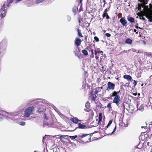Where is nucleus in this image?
<instances>
[{"label": "nucleus", "mask_w": 152, "mask_h": 152, "mask_svg": "<svg viewBox=\"0 0 152 152\" xmlns=\"http://www.w3.org/2000/svg\"><path fill=\"white\" fill-rule=\"evenodd\" d=\"M87 137L86 138H87V140L88 139V140H89L90 139V136L89 135V134H83L82 135V136L80 138L81 139H82L83 138V137Z\"/></svg>", "instance_id": "17"}, {"label": "nucleus", "mask_w": 152, "mask_h": 152, "mask_svg": "<svg viewBox=\"0 0 152 152\" xmlns=\"http://www.w3.org/2000/svg\"><path fill=\"white\" fill-rule=\"evenodd\" d=\"M141 73H138L137 77H141Z\"/></svg>", "instance_id": "46"}, {"label": "nucleus", "mask_w": 152, "mask_h": 152, "mask_svg": "<svg viewBox=\"0 0 152 152\" xmlns=\"http://www.w3.org/2000/svg\"><path fill=\"white\" fill-rule=\"evenodd\" d=\"M81 43V40L80 39H76L75 41V44L77 46H78L80 45Z\"/></svg>", "instance_id": "14"}, {"label": "nucleus", "mask_w": 152, "mask_h": 152, "mask_svg": "<svg viewBox=\"0 0 152 152\" xmlns=\"http://www.w3.org/2000/svg\"><path fill=\"white\" fill-rule=\"evenodd\" d=\"M134 32H136L137 34L138 33V32H137V30L135 29H134Z\"/></svg>", "instance_id": "52"}, {"label": "nucleus", "mask_w": 152, "mask_h": 152, "mask_svg": "<svg viewBox=\"0 0 152 152\" xmlns=\"http://www.w3.org/2000/svg\"><path fill=\"white\" fill-rule=\"evenodd\" d=\"M58 115L61 117H63L64 116L63 115L61 114L60 112H59L58 113Z\"/></svg>", "instance_id": "43"}, {"label": "nucleus", "mask_w": 152, "mask_h": 152, "mask_svg": "<svg viewBox=\"0 0 152 152\" xmlns=\"http://www.w3.org/2000/svg\"><path fill=\"white\" fill-rule=\"evenodd\" d=\"M104 56L105 57H106V56H105V55H104Z\"/></svg>", "instance_id": "62"}, {"label": "nucleus", "mask_w": 152, "mask_h": 152, "mask_svg": "<svg viewBox=\"0 0 152 152\" xmlns=\"http://www.w3.org/2000/svg\"><path fill=\"white\" fill-rule=\"evenodd\" d=\"M67 21L68 22H69L70 21H71V17L69 15H67Z\"/></svg>", "instance_id": "35"}, {"label": "nucleus", "mask_w": 152, "mask_h": 152, "mask_svg": "<svg viewBox=\"0 0 152 152\" xmlns=\"http://www.w3.org/2000/svg\"><path fill=\"white\" fill-rule=\"evenodd\" d=\"M85 107L86 109H85L84 110L85 111L89 112L90 111L89 108L90 107V104L89 102L87 101L85 104Z\"/></svg>", "instance_id": "11"}, {"label": "nucleus", "mask_w": 152, "mask_h": 152, "mask_svg": "<svg viewBox=\"0 0 152 152\" xmlns=\"http://www.w3.org/2000/svg\"><path fill=\"white\" fill-rule=\"evenodd\" d=\"M94 39L96 42H98L99 41V38L96 36H95L94 37Z\"/></svg>", "instance_id": "38"}, {"label": "nucleus", "mask_w": 152, "mask_h": 152, "mask_svg": "<svg viewBox=\"0 0 152 152\" xmlns=\"http://www.w3.org/2000/svg\"><path fill=\"white\" fill-rule=\"evenodd\" d=\"M3 117V116L2 114H0V121H1L2 120Z\"/></svg>", "instance_id": "42"}, {"label": "nucleus", "mask_w": 152, "mask_h": 152, "mask_svg": "<svg viewBox=\"0 0 152 152\" xmlns=\"http://www.w3.org/2000/svg\"><path fill=\"white\" fill-rule=\"evenodd\" d=\"M71 121L73 123L77 124L79 121H80L81 120H79L76 117L71 118Z\"/></svg>", "instance_id": "13"}, {"label": "nucleus", "mask_w": 152, "mask_h": 152, "mask_svg": "<svg viewBox=\"0 0 152 152\" xmlns=\"http://www.w3.org/2000/svg\"><path fill=\"white\" fill-rule=\"evenodd\" d=\"M82 52L85 56H87L88 55V53L87 50H82Z\"/></svg>", "instance_id": "25"}, {"label": "nucleus", "mask_w": 152, "mask_h": 152, "mask_svg": "<svg viewBox=\"0 0 152 152\" xmlns=\"http://www.w3.org/2000/svg\"><path fill=\"white\" fill-rule=\"evenodd\" d=\"M78 124V128L80 129H85L86 128V126L80 123H79Z\"/></svg>", "instance_id": "19"}, {"label": "nucleus", "mask_w": 152, "mask_h": 152, "mask_svg": "<svg viewBox=\"0 0 152 152\" xmlns=\"http://www.w3.org/2000/svg\"><path fill=\"white\" fill-rule=\"evenodd\" d=\"M132 43V40L129 38H128L126 40L125 43L131 44Z\"/></svg>", "instance_id": "16"}, {"label": "nucleus", "mask_w": 152, "mask_h": 152, "mask_svg": "<svg viewBox=\"0 0 152 152\" xmlns=\"http://www.w3.org/2000/svg\"><path fill=\"white\" fill-rule=\"evenodd\" d=\"M94 52H95V56H96L97 53H98V51H96V50H95Z\"/></svg>", "instance_id": "48"}, {"label": "nucleus", "mask_w": 152, "mask_h": 152, "mask_svg": "<svg viewBox=\"0 0 152 152\" xmlns=\"http://www.w3.org/2000/svg\"><path fill=\"white\" fill-rule=\"evenodd\" d=\"M140 19H142V18H140Z\"/></svg>", "instance_id": "63"}, {"label": "nucleus", "mask_w": 152, "mask_h": 152, "mask_svg": "<svg viewBox=\"0 0 152 152\" xmlns=\"http://www.w3.org/2000/svg\"><path fill=\"white\" fill-rule=\"evenodd\" d=\"M118 93L115 91H114L112 94L111 95L110 97H113L115 96H115H117Z\"/></svg>", "instance_id": "26"}, {"label": "nucleus", "mask_w": 152, "mask_h": 152, "mask_svg": "<svg viewBox=\"0 0 152 152\" xmlns=\"http://www.w3.org/2000/svg\"><path fill=\"white\" fill-rule=\"evenodd\" d=\"M21 1V0H14V2L16 4Z\"/></svg>", "instance_id": "41"}, {"label": "nucleus", "mask_w": 152, "mask_h": 152, "mask_svg": "<svg viewBox=\"0 0 152 152\" xmlns=\"http://www.w3.org/2000/svg\"><path fill=\"white\" fill-rule=\"evenodd\" d=\"M149 142H148L147 143V145H149Z\"/></svg>", "instance_id": "58"}, {"label": "nucleus", "mask_w": 152, "mask_h": 152, "mask_svg": "<svg viewBox=\"0 0 152 152\" xmlns=\"http://www.w3.org/2000/svg\"><path fill=\"white\" fill-rule=\"evenodd\" d=\"M105 35L107 37H110L111 36V34L108 33L105 34Z\"/></svg>", "instance_id": "40"}, {"label": "nucleus", "mask_w": 152, "mask_h": 152, "mask_svg": "<svg viewBox=\"0 0 152 152\" xmlns=\"http://www.w3.org/2000/svg\"><path fill=\"white\" fill-rule=\"evenodd\" d=\"M143 16L149 19L148 20L149 22H152V13L151 12L149 11H146Z\"/></svg>", "instance_id": "8"}, {"label": "nucleus", "mask_w": 152, "mask_h": 152, "mask_svg": "<svg viewBox=\"0 0 152 152\" xmlns=\"http://www.w3.org/2000/svg\"><path fill=\"white\" fill-rule=\"evenodd\" d=\"M99 91L97 90H96L95 91V93L96 94H97L98 92Z\"/></svg>", "instance_id": "54"}, {"label": "nucleus", "mask_w": 152, "mask_h": 152, "mask_svg": "<svg viewBox=\"0 0 152 152\" xmlns=\"http://www.w3.org/2000/svg\"><path fill=\"white\" fill-rule=\"evenodd\" d=\"M129 85V83H126V86H128Z\"/></svg>", "instance_id": "57"}, {"label": "nucleus", "mask_w": 152, "mask_h": 152, "mask_svg": "<svg viewBox=\"0 0 152 152\" xmlns=\"http://www.w3.org/2000/svg\"><path fill=\"white\" fill-rule=\"evenodd\" d=\"M148 0H139V1L141 2L142 3V4H138V10H140V11L142 10V11H143L144 10V6L145 5L147 4ZM137 8L136 7V8Z\"/></svg>", "instance_id": "5"}, {"label": "nucleus", "mask_w": 152, "mask_h": 152, "mask_svg": "<svg viewBox=\"0 0 152 152\" xmlns=\"http://www.w3.org/2000/svg\"><path fill=\"white\" fill-rule=\"evenodd\" d=\"M124 78L125 79L127 80H128L130 81L132 80V77L129 75H125L124 76Z\"/></svg>", "instance_id": "15"}, {"label": "nucleus", "mask_w": 152, "mask_h": 152, "mask_svg": "<svg viewBox=\"0 0 152 152\" xmlns=\"http://www.w3.org/2000/svg\"><path fill=\"white\" fill-rule=\"evenodd\" d=\"M5 4H3V6L1 7L0 10V16L3 18L5 17L7 12L6 9H5Z\"/></svg>", "instance_id": "7"}, {"label": "nucleus", "mask_w": 152, "mask_h": 152, "mask_svg": "<svg viewBox=\"0 0 152 152\" xmlns=\"http://www.w3.org/2000/svg\"><path fill=\"white\" fill-rule=\"evenodd\" d=\"M40 101L39 102H41L42 103H45L47 105H49L51 106L53 108L55 111L58 113L59 112L58 109L55 107L53 104L49 103L48 101L44 99H41L40 100Z\"/></svg>", "instance_id": "6"}, {"label": "nucleus", "mask_w": 152, "mask_h": 152, "mask_svg": "<svg viewBox=\"0 0 152 152\" xmlns=\"http://www.w3.org/2000/svg\"><path fill=\"white\" fill-rule=\"evenodd\" d=\"M121 100L120 97L119 95L115 96L113 100V102L115 103L117 106L119 105V103Z\"/></svg>", "instance_id": "10"}, {"label": "nucleus", "mask_w": 152, "mask_h": 152, "mask_svg": "<svg viewBox=\"0 0 152 152\" xmlns=\"http://www.w3.org/2000/svg\"><path fill=\"white\" fill-rule=\"evenodd\" d=\"M98 53L100 54H101L102 55H103V52L102 51L99 50L98 51Z\"/></svg>", "instance_id": "44"}, {"label": "nucleus", "mask_w": 152, "mask_h": 152, "mask_svg": "<svg viewBox=\"0 0 152 152\" xmlns=\"http://www.w3.org/2000/svg\"><path fill=\"white\" fill-rule=\"evenodd\" d=\"M116 130V126H115L114 129L113 131L111 133H109L108 134L109 135H111Z\"/></svg>", "instance_id": "36"}, {"label": "nucleus", "mask_w": 152, "mask_h": 152, "mask_svg": "<svg viewBox=\"0 0 152 152\" xmlns=\"http://www.w3.org/2000/svg\"><path fill=\"white\" fill-rule=\"evenodd\" d=\"M149 102L148 103V105L149 106H150L151 104H152V97H150L149 99ZM152 109V106L151 107Z\"/></svg>", "instance_id": "28"}, {"label": "nucleus", "mask_w": 152, "mask_h": 152, "mask_svg": "<svg viewBox=\"0 0 152 152\" xmlns=\"http://www.w3.org/2000/svg\"><path fill=\"white\" fill-rule=\"evenodd\" d=\"M138 24L137 23V25L135 26V27L136 28H137V29L139 28V29H141L142 30V28H141L140 27H138Z\"/></svg>", "instance_id": "39"}, {"label": "nucleus", "mask_w": 152, "mask_h": 152, "mask_svg": "<svg viewBox=\"0 0 152 152\" xmlns=\"http://www.w3.org/2000/svg\"><path fill=\"white\" fill-rule=\"evenodd\" d=\"M16 123L19 124L20 125L22 126H24L26 124V123L25 122L16 121Z\"/></svg>", "instance_id": "24"}, {"label": "nucleus", "mask_w": 152, "mask_h": 152, "mask_svg": "<svg viewBox=\"0 0 152 152\" xmlns=\"http://www.w3.org/2000/svg\"><path fill=\"white\" fill-rule=\"evenodd\" d=\"M74 53L76 55V53L75 51H74Z\"/></svg>", "instance_id": "60"}, {"label": "nucleus", "mask_w": 152, "mask_h": 152, "mask_svg": "<svg viewBox=\"0 0 152 152\" xmlns=\"http://www.w3.org/2000/svg\"><path fill=\"white\" fill-rule=\"evenodd\" d=\"M102 16L103 18H104L105 17H106V19H108L109 18V17L107 13L106 12L104 13Z\"/></svg>", "instance_id": "22"}, {"label": "nucleus", "mask_w": 152, "mask_h": 152, "mask_svg": "<svg viewBox=\"0 0 152 152\" xmlns=\"http://www.w3.org/2000/svg\"><path fill=\"white\" fill-rule=\"evenodd\" d=\"M77 31L78 32V36L80 37H82L83 36L81 34V30L78 28L77 29Z\"/></svg>", "instance_id": "20"}, {"label": "nucleus", "mask_w": 152, "mask_h": 152, "mask_svg": "<svg viewBox=\"0 0 152 152\" xmlns=\"http://www.w3.org/2000/svg\"><path fill=\"white\" fill-rule=\"evenodd\" d=\"M45 0H36L35 1L36 3L38 4L43 2Z\"/></svg>", "instance_id": "31"}, {"label": "nucleus", "mask_w": 152, "mask_h": 152, "mask_svg": "<svg viewBox=\"0 0 152 152\" xmlns=\"http://www.w3.org/2000/svg\"><path fill=\"white\" fill-rule=\"evenodd\" d=\"M13 2H14V0H9V1H8L7 2V4L6 6L7 7H9V4Z\"/></svg>", "instance_id": "29"}, {"label": "nucleus", "mask_w": 152, "mask_h": 152, "mask_svg": "<svg viewBox=\"0 0 152 152\" xmlns=\"http://www.w3.org/2000/svg\"><path fill=\"white\" fill-rule=\"evenodd\" d=\"M144 15V14L142 16H140L142 17V19L143 20L145 21V18L143 17V16H144L143 15Z\"/></svg>", "instance_id": "47"}, {"label": "nucleus", "mask_w": 152, "mask_h": 152, "mask_svg": "<svg viewBox=\"0 0 152 152\" xmlns=\"http://www.w3.org/2000/svg\"><path fill=\"white\" fill-rule=\"evenodd\" d=\"M91 53L93 55L94 54L93 50L91 49Z\"/></svg>", "instance_id": "50"}, {"label": "nucleus", "mask_w": 152, "mask_h": 152, "mask_svg": "<svg viewBox=\"0 0 152 152\" xmlns=\"http://www.w3.org/2000/svg\"><path fill=\"white\" fill-rule=\"evenodd\" d=\"M7 45V43L5 42L2 41L0 43V58L5 53Z\"/></svg>", "instance_id": "3"}, {"label": "nucleus", "mask_w": 152, "mask_h": 152, "mask_svg": "<svg viewBox=\"0 0 152 152\" xmlns=\"http://www.w3.org/2000/svg\"><path fill=\"white\" fill-rule=\"evenodd\" d=\"M113 122V120H110L109 122L107 125L106 126V127L107 128L109 126H110V125Z\"/></svg>", "instance_id": "32"}, {"label": "nucleus", "mask_w": 152, "mask_h": 152, "mask_svg": "<svg viewBox=\"0 0 152 152\" xmlns=\"http://www.w3.org/2000/svg\"><path fill=\"white\" fill-rule=\"evenodd\" d=\"M78 20H79V23H80L81 22V20H80V19H78Z\"/></svg>", "instance_id": "55"}, {"label": "nucleus", "mask_w": 152, "mask_h": 152, "mask_svg": "<svg viewBox=\"0 0 152 152\" xmlns=\"http://www.w3.org/2000/svg\"><path fill=\"white\" fill-rule=\"evenodd\" d=\"M150 77V78H151V77H152V75Z\"/></svg>", "instance_id": "61"}, {"label": "nucleus", "mask_w": 152, "mask_h": 152, "mask_svg": "<svg viewBox=\"0 0 152 152\" xmlns=\"http://www.w3.org/2000/svg\"><path fill=\"white\" fill-rule=\"evenodd\" d=\"M82 0H80V2L81 3V6H82Z\"/></svg>", "instance_id": "53"}, {"label": "nucleus", "mask_w": 152, "mask_h": 152, "mask_svg": "<svg viewBox=\"0 0 152 152\" xmlns=\"http://www.w3.org/2000/svg\"><path fill=\"white\" fill-rule=\"evenodd\" d=\"M99 121L98 123V124H99V123L101 122L102 121V114L101 113H100L99 115Z\"/></svg>", "instance_id": "21"}, {"label": "nucleus", "mask_w": 152, "mask_h": 152, "mask_svg": "<svg viewBox=\"0 0 152 152\" xmlns=\"http://www.w3.org/2000/svg\"><path fill=\"white\" fill-rule=\"evenodd\" d=\"M141 128L142 129L144 128L145 129H147L148 127L146 126H141Z\"/></svg>", "instance_id": "45"}, {"label": "nucleus", "mask_w": 152, "mask_h": 152, "mask_svg": "<svg viewBox=\"0 0 152 152\" xmlns=\"http://www.w3.org/2000/svg\"><path fill=\"white\" fill-rule=\"evenodd\" d=\"M44 139H44V137H43V140H42L43 142L44 141Z\"/></svg>", "instance_id": "59"}, {"label": "nucleus", "mask_w": 152, "mask_h": 152, "mask_svg": "<svg viewBox=\"0 0 152 152\" xmlns=\"http://www.w3.org/2000/svg\"><path fill=\"white\" fill-rule=\"evenodd\" d=\"M139 110L141 111H143L144 110V106L143 105H141L140 106L139 108Z\"/></svg>", "instance_id": "27"}, {"label": "nucleus", "mask_w": 152, "mask_h": 152, "mask_svg": "<svg viewBox=\"0 0 152 152\" xmlns=\"http://www.w3.org/2000/svg\"><path fill=\"white\" fill-rule=\"evenodd\" d=\"M151 152H152V150H151Z\"/></svg>", "instance_id": "64"}, {"label": "nucleus", "mask_w": 152, "mask_h": 152, "mask_svg": "<svg viewBox=\"0 0 152 152\" xmlns=\"http://www.w3.org/2000/svg\"><path fill=\"white\" fill-rule=\"evenodd\" d=\"M95 58L96 59H98L99 58V57L98 56H96Z\"/></svg>", "instance_id": "51"}, {"label": "nucleus", "mask_w": 152, "mask_h": 152, "mask_svg": "<svg viewBox=\"0 0 152 152\" xmlns=\"http://www.w3.org/2000/svg\"><path fill=\"white\" fill-rule=\"evenodd\" d=\"M6 114H8L9 115L7 116L8 120L10 121V119L15 121L16 123L18 119H19V116L18 115V112L16 113H9L7 112H4Z\"/></svg>", "instance_id": "2"}, {"label": "nucleus", "mask_w": 152, "mask_h": 152, "mask_svg": "<svg viewBox=\"0 0 152 152\" xmlns=\"http://www.w3.org/2000/svg\"><path fill=\"white\" fill-rule=\"evenodd\" d=\"M107 91H109L110 90H113L115 88V84H114L111 82H108L107 83Z\"/></svg>", "instance_id": "9"}, {"label": "nucleus", "mask_w": 152, "mask_h": 152, "mask_svg": "<svg viewBox=\"0 0 152 152\" xmlns=\"http://www.w3.org/2000/svg\"><path fill=\"white\" fill-rule=\"evenodd\" d=\"M37 113H42L44 114L45 120H44V124L48 126L49 127L51 126L54 123L53 120L52 118L49 120L48 117L46 115L43 110L39 109L37 110Z\"/></svg>", "instance_id": "1"}, {"label": "nucleus", "mask_w": 152, "mask_h": 152, "mask_svg": "<svg viewBox=\"0 0 152 152\" xmlns=\"http://www.w3.org/2000/svg\"><path fill=\"white\" fill-rule=\"evenodd\" d=\"M69 137L71 139H75V138H76L77 137V135H75V136H69Z\"/></svg>", "instance_id": "33"}, {"label": "nucleus", "mask_w": 152, "mask_h": 152, "mask_svg": "<svg viewBox=\"0 0 152 152\" xmlns=\"http://www.w3.org/2000/svg\"><path fill=\"white\" fill-rule=\"evenodd\" d=\"M131 81L132 82L133 84H134V87H135L137 84V83L136 82V81L135 80H132Z\"/></svg>", "instance_id": "34"}, {"label": "nucleus", "mask_w": 152, "mask_h": 152, "mask_svg": "<svg viewBox=\"0 0 152 152\" xmlns=\"http://www.w3.org/2000/svg\"><path fill=\"white\" fill-rule=\"evenodd\" d=\"M147 11H149L151 12L152 14V9H151V10H148Z\"/></svg>", "instance_id": "56"}, {"label": "nucleus", "mask_w": 152, "mask_h": 152, "mask_svg": "<svg viewBox=\"0 0 152 152\" xmlns=\"http://www.w3.org/2000/svg\"><path fill=\"white\" fill-rule=\"evenodd\" d=\"M34 107L33 106L27 107L24 111V117L28 118L32 114L34 111Z\"/></svg>", "instance_id": "4"}, {"label": "nucleus", "mask_w": 152, "mask_h": 152, "mask_svg": "<svg viewBox=\"0 0 152 152\" xmlns=\"http://www.w3.org/2000/svg\"><path fill=\"white\" fill-rule=\"evenodd\" d=\"M107 107L109 109H110L111 108V103H109L107 105Z\"/></svg>", "instance_id": "37"}, {"label": "nucleus", "mask_w": 152, "mask_h": 152, "mask_svg": "<svg viewBox=\"0 0 152 152\" xmlns=\"http://www.w3.org/2000/svg\"><path fill=\"white\" fill-rule=\"evenodd\" d=\"M127 20L128 21H129L131 23H133L134 22V19L133 18L131 17H128L127 18Z\"/></svg>", "instance_id": "18"}, {"label": "nucleus", "mask_w": 152, "mask_h": 152, "mask_svg": "<svg viewBox=\"0 0 152 152\" xmlns=\"http://www.w3.org/2000/svg\"><path fill=\"white\" fill-rule=\"evenodd\" d=\"M102 87H98V89L99 90H100L101 89H102Z\"/></svg>", "instance_id": "49"}, {"label": "nucleus", "mask_w": 152, "mask_h": 152, "mask_svg": "<svg viewBox=\"0 0 152 152\" xmlns=\"http://www.w3.org/2000/svg\"><path fill=\"white\" fill-rule=\"evenodd\" d=\"M51 152H57V149L56 148H53L51 150Z\"/></svg>", "instance_id": "30"}, {"label": "nucleus", "mask_w": 152, "mask_h": 152, "mask_svg": "<svg viewBox=\"0 0 152 152\" xmlns=\"http://www.w3.org/2000/svg\"><path fill=\"white\" fill-rule=\"evenodd\" d=\"M120 22L121 23V24L124 26H126L127 23V22L124 18H122L120 19Z\"/></svg>", "instance_id": "12"}, {"label": "nucleus", "mask_w": 152, "mask_h": 152, "mask_svg": "<svg viewBox=\"0 0 152 152\" xmlns=\"http://www.w3.org/2000/svg\"><path fill=\"white\" fill-rule=\"evenodd\" d=\"M91 97L92 98V100L95 101L96 100V95L95 94H92L91 96Z\"/></svg>", "instance_id": "23"}]
</instances>
